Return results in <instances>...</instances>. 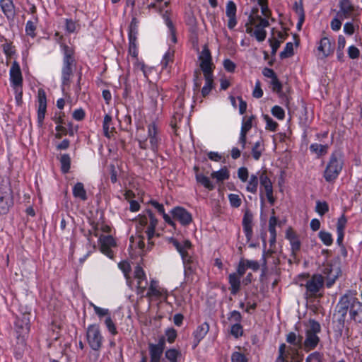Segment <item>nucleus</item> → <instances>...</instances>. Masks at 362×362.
Masks as SVG:
<instances>
[{"mask_svg":"<svg viewBox=\"0 0 362 362\" xmlns=\"http://www.w3.org/2000/svg\"><path fill=\"white\" fill-rule=\"evenodd\" d=\"M344 166V156L340 151H333L327 162L323 177L327 182H334L341 173Z\"/></svg>","mask_w":362,"mask_h":362,"instance_id":"nucleus-1","label":"nucleus"},{"mask_svg":"<svg viewBox=\"0 0 362 362\" xmlns=\"http://www.w3.org/2000/svg\"><path fill=\"white\" fill-rule=\"evenodd\" d=\"M192 247V243L188 240H182V264L184 266L185 281L186 284L192 283L197 279L196 273L197 263L194 258L189 255L187 250Z\"/></svg>","mask_w":362,"mask_h":362,"instance_id":"nucleus-2","label":"nucleus"},{"mask_svg":"<svg viewBox=\"0 0 362 362\" xmlns=\"http://www.w3.org/2000/svg\"><path fill=\"white\" fill-rule=\"evenodd\" d=\"M321 331L320 323L315 320H309V329L305 332V339L303 342L304 350L308 352L315 349L320 342L317 334Z\"/></svg>","mask_w":362,"mask_h":362,"instance_id":"nucleus-3","label":"nucleus"},{"mask_svg":"<svg viewBox=\"0 0 362 362\" xmlns=\"http://www.w3.org/2000/svg\"><path fill=\"white\" fill-rule=\"evenodd\" d=\"M259 197L261 202L263 204L264 202V193L270 204L273 205L275 202V197H274L273 185L271 179L267 175L266 170H262V173H259Z\"/></svg>","mask_w":362,"mask_h":362,"instance_id":"nucleus-4","label":"nucleus"},{"mask_svg":"<svg viewBox=\"0 0 362 362\" xmlns=\"http://www.w3.org/2000/svg\"><path fill=\"white\" fill-rule=\"evenodd\" d=\"M298 348L288 346L284 343L279 347V356L275 362H303V355L300 354Z\"/></svg>","mask_w":362,"mask_h":362,"instance_id":"nucleus-5","label":"nucleus"},{"mask_svg":"<svg viewBox=\"0 0 362 362\" xmlns=\"http://www.w3.org/2000/svg\"><path fill=\"white\" fill-rule=\"evenodd\" d=\"M12 205V189L8 183H1L0 186V215L7 214Z\"/></svg>","mask_w":362,"mask_h":362,"instance_id":"nucleus-6","label":"nucleus"},{"mask_svg":"<svg viewBox=\"0 0 362 362\" xmlns=\"http://www.w3.org/2000/svg\"><path fill=\"white\" fill-rule=\"evenodd\" d=\"M30 315L29 313L21 314V317H18L15 322V328L18 334V339L24 341V337L28 334L30 330Z\"/></svg>","mask_w":362,"mask_h":362,"instance_id":"nucleus-7","label":"nucleus"},{"mask_svg":"<svg viewBox=\"0 0 362 362\" xmlns=\"http://www.w3.org/2000/svg\"><path fill=\"white\" fill-rule=\"evenodd\" d=\"M74 66V59L71 57V54L67 51L65 52V57L64 59V66L62 71V89L64 90V87L69 86L71 82V77L73 75V66Z\"/></svg>","mask_w":362,"mask_h":362,"instance_id":"nucleus-8","label":"nucleus"},{"mask_svg":"<svg viewBox=\"0 0 362 362\" xmlns=\"http://www.w3.org/2000/svg\"><path fill=\"white\" fill-rule=\"evenodd\" d=\"M324 286V278L321 274H313L305 285L306 292L310 297H316L317 293Z\"/></svg>","mask_w":362,"mask_h":362,"instance_id":"nucleus-9","label":"nucleus"},{"mask_svg":"<svg viewBox=\"0 0 362 362\" xmlns=\"http://www.w3.org/2000/svg\"><path fill=\"white\" fill-rule=\"evenodd\" d=\"M353 295L344 294L342 296L336 306L337 315L339 316L338 320L344 322L347 312L350 310L352 305Z\"/></svg>","mask_w":362,"mask_h":362,"instance_id":"nucleus-10","label":"nucleus"},{"mask_svg":"<svg viewBox=\"0 0 362 362\" xmlns=\"http://www.w3.org/2000/svg\"><path fill=\"white\" fill-rule=\"evenodd\" d=\"M199 59L200 61V68L203 73H214L215 66L212 62L211 54L206 45L203 47Z\"/></svg>","mask_w":362,"mask_h":362,"instance_id":"nucleus-11","label":"nucleus"},{"mask_svg":"<svg viewBox=\"0 0 362 362\" xmlns=\"http://www.w3.org/2000/svg\"><path fill=\"white\" fill-rule=\"evenodd\" d=\"M356 7L351 0H340L339 2V11L337 16L341 20L351 18L354 16Z\"/></svg>","mask_w":362,"mask_h":362,"instance_id":"nucleus-12","label":"nucleus"},{"mask_svg":"<svg viewBox=\"0 0 362 362\" xmlns=\"http://www.w3.org/2000/svg\"><path fill=\"white\" fill-rule=\"evenodd\" d=\"M87 339L93 350H98L102 345V337L98 327L90 325L87 330Z\"/></svg>","mask_w":362,"mask_h":362,"instance_id":"nucleus-13","label":"nucleus"},{"mask_svg":"<svg viewBox=\"0 0 362 362\" xmlns=\"http://www.w3.org/2000/svg\"><path fill=\"white\" fill-rule=\"evenodd\" d=\"M334 41L331 42L327 37H322L317 45V51L320 52L319 58L323 59L332 55L334 53Z\"/></svg>","mask_w":362,"mask_h":362,"instance_id":"nucleus-14","label":"nucleus"},{"mask_svg":"<svg viewBox=\"0 0 362 362\" xmlns=\"http://www.w3.org/2000/svg\"><path fill=\"white\" fill-rule=\"evenodd\" d=\"M285 237L289 241L291 255L296 257L301 247V242L299 235L290 227L286 230Z\"/></svg>","mask_w":362,"mask_h":362,"instance_id":"nucleus-15","label":"nucleus"},{"mask_svg":"<svg viewBox=\"0 0 362 362\" xmlns=\"http://www.w3.org/2000/svg\"><path fill=\"white\" fill-rule=\"evenodd\" d=\"M242 226L247 241H250L253 236V214L250 209L244 213Z\"/></svg>","mask_w":362,"mask_h":362,"instance_id":"nucleus-16","label":"nucleus"},{"mask_svg":"<svg viewBox=\"0 0 362 362\" xmlns=\"http://www.w3.org/2000/svg\"><path fill=\"white\" fill-rule=\"evenodd\" d=\"M349 316L356 323L362 324V302H360L355 296H353Z\"/></svg>","mask_w":362,"mask_h":362,"instance_id":"nucleus-17","label":"nucleus"},{"mask_svg":"<svg viewBox=\"0 0 362 362\" xmlns=\"http://www.w3.org/2000/svg\"><path fill=\"white\" fill-rule=\"evenodd\" d=\"M209 331V325L206 322L197 327L192 333L193 341L192 347L193 349H196L200 341L205 337Z\"/></svg>","mask_w":362,"mask_h":362,"instance_id":"nucleus-18","label":"nucleus"},{"mask_svg":"<svg viewBox=\"0 0 362 362\" xmlns=\"http://www.w3.org/2000/svg\"><path fill=\"white\" fill-rule=\"evenodd\" d=\"M237 6L233 1H228L226 4V15L228 18L227 26L233 30L238 23L236 18Z\"/></svg>","mask_w":362,"mask_h":362,"instance_id":"nucleus-19","label":"nucleus"},{"mask_svg":"<svg viewBox=\"0 0 362 362\" xmlns=\"http://www.w3.org/2000/svg\"><path fill=\"white\" fill-rule=\"evenodd\" d=\"M100 250L108 257L112 256L111 247L115 245V241L111 235H100L99 238Z\"/></svg>","mask_w":362,"mask_h":362,"instance_id":"nucleus-20","label":"nucleus"},{"mask_svg":"<svg viewBox=\"0 0 362 362\" xmlns=\"http://www.w3.org/2000/svg\"><path fill=\"white\" fill-rule=\"evenodd\" d=\"M38 102H39V108L37 113V119L40 126H42L43 119L45 118L46 108H47V99L46 95L43 90L40 89L38 90Z\"/></svg>","mask_w":362,"mask_h":362,"instance_id":"nucleus-21","label":"nucleus"},{"mask_svg":"<svg viewBox=\"0 0 362 362\" xmlns=\"http://www.w3.org/2000/svg\"><path fill=\"white\" fill-rule=\"evenodd\" d=\"M164 339H161L157 344L149 345L151 360L152 362H159L164 349Z\"/></svg>","mask_w":362,"mask_h":362,"instance_id":"nucleus-22","label":"nucleus"},{"mask_svg":"<svg viewBox=\"0 0 362 362\" xmlns=\"http://www.w3.org/2000/svg\"><path fill=\"white\" fill-rule=\"evenodd\" d=\"M146 213H147L148 217L150 219L149 226H148V228H147V230H146V233H147V235H148V248L149 249L153 245V243L151 242V238L154 235L155 228H156V225L158 223V221L155 218V216H153V214H152V212L150 210H148L146 211Z\"/></svg>","mask_w":362,"mask_h":362,"instance_id":"nucleus-23","label":"nucleus"},{"mask_svg":"<svg viewBox=\"0 0 362 362\" xmlns=\"http://www.w3.org/2000/svg\"><path fill=\"white\" fill-rule=\"evenodd\" d=\"M11 80L16 86L22 84V75L20 66L16 62H14L10 71Z\"/></svg>","mask_w":362,"mask_h":362,"instance_id":"nucleus-24","label":"nucleus"},{"mask_svg":"<svg viewBox=\"0 0 362 362\" xmlns=\"http://www.w3.org/2000/svg\"><path fill=\"white\" fill-rule=\"evenodd\" d=\"M205 84L202 87L201 93L203 98H206L214 88V73H203Z\"/></svg>","mask_w":362,"mask_h":362,"instance_id":"nucleus-25","label":"nucleus"},{"mask_svg":"<svg viewBox=\"0 0 362 362\" xmlns=\"http://www.w3.org/2000/svg\"><path fill=\"white\" fill-rule=\"evenodd\" d=\"M242 276L236 273H231L228 276V283L230 284V293L236 295L240 289V279Z\"/></svg>","mask_w":362,"mask_h":362,"instance_id":"nucleus-26","label":"nucleus"},{"mask_svg":"<svg viewBox=\"0 0 362 362\" xmlns=\"http://www.w3.org/2000/svg\"><path fill=\"white\" fill-rule=\"evenodd\" d=\"M259 173H262V171H258L256 174H252L250 177V179L247 182V185L246 186V191L250 192L252 194H256L257 192L258 184L259 182Z\"/></svg>","mask_w":362,"mask_h":362,"instance_id":"nucleus-27","label":"nucleus"},{"mask_svg":"<svg viewBox=\"0 0 362 362\" xmlns=\"http://www.w3.org/2000/svg\"><path fill=\"white\" fill-rule=\"evenodd\" d=\"M303 337L297 335L295 332H291L286 335V341L293 345V347L301 349L303 346Z\"/></svg>","mask_w":362,"mask_h":362,"instance_id":"nucleus-28","label":"nucleus"},{"mask_svg":"<svg viewBox=\"0 0 362 362\" xmlns=\"http://www.w3.org/2000/svg\"><path fill=\"white\" fill-rule=\"evenodd\" d=\"M1 6L3 12L8 18L14 16V6L11 0H1Z\"/></svg>","mask_w":362,"mask_h":362,"instance_id":"nucleus-29","label":"nucleus"},{"mask_svg":"<svg viewBox=\"0 0 362 362\" xmlns=\"http://www.w3.org/2000/svg\"><path fill=\"white\" fill-rule=\"evenodd\" d=\"M157 127L155 124H151L148 126V138L151 144V148L155 151L157 146L158 140L156 139Z\"/></svg>","mask_w":362,"mask_h":362,"instance_id":"nucleus-30","label":"nucleus"},{"mask_svg":"<svg viewBox=\"0 0 362 362\" xmlns=\"http://www.w3.org/2000/svg\"><path fill=\"white\" fill-rule=\"evenodd\" d=\"M196 180L198 183L201 184L208 190L211 191L214 189V185L210 180L209 177H208L207 176L203 174H197Z\"/></svg>","mask_w":362,"mask_h":362,"instance_id":"nucleus-31","label":"nucleus"},{"mask_svg":"<svg viewBox=\"0 0 362 362\" xmlns=\"http://www.w3.org/2000/svg\"><path fill=\"white\" fill-rule=\"evenodd\" d=\"M211 177L213 178H216L217 181H223L228 180L230 177V173L228 170L224 167L221 168L219 170L213 172L211 173Z\"/></svg>","mask_w":362,"mask_h":362,"instance_id":"nucleus-32","label":"nucleus"},{"mask_svg":"<svg viewBox=\"0 0 362 362\" xmlns=\"http://www.w3.org/2000/svg\"><path fill=\"white\" fill-rule=\"evenodd\" d=\"M73 194L74 197H78L82 200H86V192L84 189L83 185L81 182H78L75 185L73 189Z\"/></svg>","mask_w":362,"mask_h":362,"instance_id":"nucleus-33","label":"nucleus"},{"mask_svg":"<svg viewBox=\"0 0 362 362\" xmlns=\"http://www.w3.org/2000/svg\"><path fill=\"white\" fill-rule=\"evenodd\" d=\"M318 238L326 246H331L333 244V237L329 232L320 230L318 233Z\"/></svg>","mask_w":362,"mask_h":362,"instance_id":"nucleus-34","label":"nucleus"},{"mask_svg":"<svg viewBox=\"0 0 362 362\" xmlns=\"http://www.w3.org/2000/svg\"><path fill=\"white\" fill-rule=\"evenodd\" d=\"M112 117L106 115L103 121V131L105 136L110 138L113 132L114 127H111Z\"/></svg>","mask_w":362,"mask_h":362,"instance_id":"nucleus-35","label":"nucleus"},{"mask_svg":"<svg viewBox=\"0 0 362 362\" xmlns=\"http://www.w3.org/2000/svg\"><path fill=\"white\" fill-rule=\"evenodd\" d=\"M130 243V248L132 250H133L134 247H138L139 250H143L145 247L144 237H142L141 235H138L136 237H131Z\"/></svg>","mask_w":362,"mask_h":362,"instance_id":"nucleus-36","label":"nucleus"},{"mask_svg":"<svg viewBox=\"0 0 362 362\" xmlns=\"http://www.w3.org/2000/svg\"><path fill=\"white\" fill-rule=\"evenodd\" d=\"M255 119L254 115H251L248 118L243 117L240 129V133L247 134L252 127V121Z\"/></svg>","mask_w":362,"mask_h":362,"instance_id":"nucleus-37","label":"nucleus"},{"mask_svg":"<svg viewBox=\"0 0 362 362\" xmlns=\"http://www.w3.org/2000/svg\"><path fill=\"white\" fill-rule=\"evenodd\" d=\"M310 150L311 152L315 153L318 156H322L327 153V146L314 143L310 145Z\"/></svg>","mask_w":362,"mask_h":362,"instance_id":"nucleus-38","label":"nucleus"},{"mask_svg":"<svg viewBox=\"0 0 362 362\" xmlns=\"http://www.w3.org/2000/svg\"><path fill=\"white\" fill-rule=\"evenodd\" d=\"M329 205L325 201H317L315 206V211L321 216H324L329 211Z\"/></svg>","mask_w":362,"mask_h":362,"instance_id":"nucleus-39","label":"nucleus"},{"mask_svg":"<svg viewBox=\"0 0 362 362\" xmlns=\"http://www.w3.org/2000/svg\"><path fill=\"white\" fill-rule=\"evenodd\" d=\"M263 148H262V141H256L252 148V156L255 160H259Z\"/></svg>","mask_w":362,"mask_h":362,"instance_id":"nucleus-40","label":"nucleus"},{"mask_svg":"<svg viewBox=\"0 0 362 362\" xmlns=\"http://www.w3.org/2000/svg\"><path fill=\"white\" fill-rule=\"evenodd\" d=\"M263 117L264 121L266 122L265 129L271 132H276L279 126L278 123L275 122L268 115H264Z\"/></svg>","mask_w":362,"mask_h":362,"instance_id":"nucleus-41","label":"nucleus"},{"mask_svg":"<svg viewBox=\"0 0 362 362\" xmlns=\"http://www.w3.org/2000/svg\"><path fill=\"white\" fill-rule=\"evenodd\" d=\"M293 54V43L288 42L286 44V46L283 51L279 54L281 59L288 58Z\"/></svg>","mask_w":362,"mask_h":362,"instance_id":"nucleus-42","label":"nucleus"},{"mask_svg":"<svg viewBox=\"0 0 362 362\" xmlns=\"http://www.w3.org/2000/svg\"><path fill=\"white\" fill-rule=\"evenodd\" d=\"M231 362H248L247 356L241 351H233L231 354Z\"/></svg>","mask_w":362,"mask_h":362,"instance_id":"nucleus-43","label":"nucleus"},{"mask_svg":"<svg viewBox=\"0 0 362 362\" xmlns=\"http://www.w3.org/2000/svg\"><path fill=\"white\" fill-rule=\"evenodd\" d=\"M60 163L62 165V170L66 173L70 169L71 158L68 154H64L61 156Z\"/></svg>","mask_w":362,"mask_h":362,"instance_id":"nucleus-44","label":"nucleus"},{"mask_svg":"<svg viewBox=\"0 0 362 362\" xmlns=\"http://www.w3.org/2000/svg\"><path fill=\"white\" fill-rule=\"evenodd\" d=\"M271 112L274 117L279 120H283L285 117V111L279 105H274L272 108Z\"/></svg>","mask_w":362,"mask_h":362,"instance_id":"nucleus-45","label":"nucleus"},{"mask_svg":"<svg viewBox=\"0 0 362 362\" xmlns=\"http://www.w3.org/2000/svg\"><path fill=\"white\" fill-rule=\"evenodd\" d=\"M270 86L273 92L278 94L282 92L283 85L277 76L271 80Z\"/></svg>","mask_w":362,"mask_h":362,"instance_id":"nucleus-46","label":"nucleus"},{"mask_svg":"<svg viewBox=\"0 0 362 362\" xmlns=\"http://www.w3.org/2000/svg\"><path fill=\"white\" fill-rule=\"evenodd\" d=\"M293 11H295V13L297 14V16L298 17V21L296 24V28L298 30H300L302 28V26L305 22V11L302 10L301 7L297 8L296 10H293Z\"/></svg>","mask_w":362,"mask_h":362,"instance_id":"nucleus-47","label":"nucleus"},{"mask_svg":"<svg viewBox=\"0 0 362 362\" xmlns=\"http://www.w3.org/2000/svg\"><path fill=\"white\" fill-rule=\"evenodd\" d=\"M230 334L235 338H238L243 334V328L240 323H235L231 326Z\"/></svg>","mask_w":362,"mask_h":362,"instance_id":"nucleus-48","label":"nucleus"},{"mask_svg":"<svg viewBox=\"0 0 362 362\" xmlns=\"http://www.w3.org/2000/svg\"><path fill=\"white\" fill-rule=\"evenodd\" d=\"M305 362H323V354L319 351L313 352L307 356Z\"/></svg>","mask_w":362,"mask_h":362,"instance_id":"nucleus-49","label":"nucleus"},{"mask_svg":"<svg viewBox=\"0 0 362 362\" xmlns=\"http://www.w3.org/2000/svg\"><path fill=\"white\" fill-rule=\"evenodd\" d=\"M228 200L230 205L233 208H238L242 204V200L240 196L236 194H228Z\"/></svg>","mask_w":362,"mask_h":362,"instance_id":"nucleus-50","label":"nucleus"},{"mask_svg":"<svg viewBox=\"0 0 362 362\" xmlns=\"http://www.w3.org/2000/svg\"><path fill=\"white\" fill-rule=\"evenodd\" d=\"M253 35L256 38V40L261 42H263L267 37V31L262 28H256L253 32Z\"/></svg>","mask_w":362,"mask_h":362,"instance_id":"nucleus-51","label":"nucleus"},{"mask_svg":"<svg viewBox=\"0 0 362 362\" xmlns=\"http://www.w3.org/2000/svg\"><path fill=\"white\" fill-rule=\"evenodd\" d=\"M269 42L272 48L271 54L272 56H275L278 49L281 45V41H279V39H276L274 37H272L269 39Z\"/></svg>","mask_w":362,"mask_h":362,"instance_id":"nucleus-52","label":"nucleus"},{"mask_svg":"<svg viewBox=\"0 0 362 362\" xmlns=\"http://www.w3.org/2000/svg\"><path fill=\"white\" fill-rule=\"evenodd\" d=\"M129 51L130 54H132L134 57H136V55H137L136 52V37L131 31L130 33H129Z\"/></svg>","mask_w":362,"mask_h":362,"instance_id":"nucleus-53","label":"nucleus"},{"mask_svg":"<svg viewBox=\"0 0 362 362\" xmlns=\"http://www.w3.org/2000/svg\"><path fill=\"white\" fill-rule=\"evenodd\" d=\"M238 177L243 182H245L249 178V172L246 167H240L238 170Z\"/></svg>","mask_w":362,"mask_h":362,"instance_id":"nucleus-54","label":"nucleus"},{"mask_svg":"<svg viewBox=\"0 0 362 362\" xmlns=\"http://www.w3.org/2000/svg\"><path fill=\"white\" fill-rule=\"evenodd\" d=\"M347 223V218L343 214L337 220V231L344 232Z\"/></svg>","mask_w":362,"mask_h":362,"instance_id":"nucleus-55","label":"nucleus"},{"mask_svg":"<svg viewBox=\"0 0 362 362\" xmlns=\"http://www.w3.org/2000/svg\"><path fill=\"white\" fill-rule=\"evenodd\" d=\"M146 295L148 297L159 296L160 295V292L158 289L156 283L154 281H151V286Z\"/></svg>","mask_w":362,"mask_h":362,"instance_id":"nucleus-56","label":"nucleus"},{"mask_svg":"<svg viewBox=\"0 0 362 362\" xmlns=\"http://www.w3.org/2000/svg\"><path fill=\"white\" fill-rule=\"evenodd\" d=\"M348 55L351 59H358L360 56V51L356 46L351 45L348 47Z\"/></svg>","mask_w":362,"mask_h":362,"instance_id":"nucleus-57","label":"nucleus"},{"mask_svg":"<svg viewBox=\"0 0 362 362\" xmlns=\"http://www.w3.org/2000/svg\"><path fill=\"white\" fill-rule=\"evenodd\" d=\"M192 221V214L186 209L182 208V226H187Z\"/></svg>","mask_w":362,"mask_h":362,"instance_id":"nucleus-58","label":"nucleus"},{"mask_svg":"<svg viewBox=\"0 0 362 362\" xmlns=\"http://www.w3.org/2000/svg\"><path fill=\"white\" fill-rule=\"evenodd\" d=\"M223 65L225 70L230 73H233L236 68L235 64L229 59H224Z\"/></svg>","mask_w":362,"mask_h":362,"instance_id":"nucleus-59","label":"nucleus"},{"mask_svg":"<svg viewBox=\"0 0 362 362\" xmlns=\"http://www.w3.org/2000/svg\"><path fill=\"white\" fill-rule=\"evenodd\" d=\"M263 94L264 93L261 88V83L259 81H257L252 91V96L255 98H260L263 96Z\"/></svg>","mask_w":362,"mask_h":362,"instance_id":"nucleus-60","label":"nucleus"},{"mask_svg":"<svg viewBox=\"0 0 362 362\" xmlns=\"http://www.w3.org/2000/svg\"><path fill=\"white\" fill-rule=\"evenodd\" d=\"M247 267H246L245 259H240L237 267V274L243 276L245 274Z\"/></svg>","mask_w":362,"mask_h":362,"instance_id":"nucleus-61","label":"nucleus"},{"mask_svg":"<svg viewBox=\"0 0 362 362\" xmlns=\"http://www.w3.org/2000/svg\"><path fill=\"white\" fill-rule=\"evenodd\" d=\"M228 320L230 321L235 322V323H240L242 320V315L238 310H233L229 313Z\"/></svg>","mask_w":362,"mask_h":362,"instance_id":"nucleus-62","label":"nucleus"},{"mask_svg":"<svg viewBox=\"0 0 362 362\" xmlns=\"http://www.w3.org/2000/svg\"><path fill=\"white\" fill-rule=\"evenodd\" d=\"M268 230H269V235H270L269 245L271 247H272L276 244V242L277 233H276V227L268 226Z\"/></svg>","mask_w":362,"mask_h":362,"instance_id":"nucleus-63","label":"nucleus"},{"mask_svg":"<svg viewBox=\"0 0 362 362\" xmlns=\"http://www.w3.org/2000/svg\"><path fill=\"white\" fill-rule=\"evenodd\" d=\"M341 19L339 17L334 18L330 23L331 29L334 31H338L341 27Z\"/></svg>","mask_w":362,"mask_h":362,"instance_id":"nucleus-64","label":"nucleus"}]
</instances>
